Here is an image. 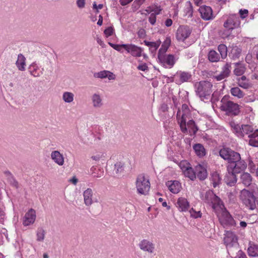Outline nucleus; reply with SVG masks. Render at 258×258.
I'll return each mask as SVG.
<instances>
[{"label":"nucleus","instance_id":"nucleus-6","mask_svg":"<svg viewBox=\"0 0 258 258\" xmlns=\"http://www.w3.org/2000/svg\"><path fill=\"white\" fill-rule=\"evenodd\" d=\"M201 198L205 203L211 206L214 210H216L218 207L222 208V207H223L220 198L215 195L212 190H209L205 194H202Z\"/></svg>","mask_w":258,"mask_h":258},{"label":"nucleus","instance_id":"nucleus-42","mask_svg":"<svg viewBox=\"0 0 258 258\" xmlns=\"http://www.w3.org/2000/svg\"><path fill=\"white\" fill-rule=\"evenodd\" d=\"M240 159H241L240 154L232 150L229 156V159H228V161L229 162L234 163Z\"/></svg>","mask_w":258,"mask_h":258},{"label":"nucleus","instance_id":"nucleus-41","mask_svg":"<svg viewBox=\"0 0 258 258\" xmlns=\"http://www.w3.org/2000/svg\"><path fill=\"white\" fill-rule=\"evenodd\" d=\"M45 231L42 228H38L36 232V237H37V241L39 242L43 241L45 236Z\"/></svg>","mask_w":258,"mask_h":258},{"label":"nucleus","instance_id":"nucleus-1","mask_svg":"<svg viewBox=\"0 0 258 258\" xmlns=\"http://www.w3.org/2000/svg\"><path fill=\"white\" fill-rule=\"evenodd\" d=\"M190 110L187 105L184 104L182 105L181 109H178L177 112V119L180 125L181 131L183 133L187 132L186 125L194 133L197 132L198 128L195 125V121L190 119L186 123L187 119L189 118Z\"/></svg>","mask_w":258,"mask_h":258},{"label":"nucleus","instance_id":"nucleus-31","mask_svg":"<svg viewBox=\"0 0 258 258\" xmlns=\"http://www.w3.org/2000/svg\"><path fill=\"white\" fill-rule=\"evenodd\" d=\"M75 95L71 92H64L62 95V100L66 103H71L74 100Z\"/></svg>","mask_w":258,"mask_h":258},{"label":"nucleus","instance_id":"nucleus-48","mask_svg":"<svg viewBox=\"0 0 258 258\" xmlns=\"http://www.w3.org/2000/svg\"><path fill=\"white\" fill-rule=\"evenodd\" d=\"M238 85L244 88V89H248L251 87L252 85L250 84L248 81H238Z\"/></svg>","mask_w":258,"mask_h":258},{"label":"nucleus","instance_id":"nucleus-22","mask_svg":"<svg viewBox=\"0 0 258 258\" xmlns=\"http://www.w3.org/2000/svg\"><path fill=\"white\" fill-rule=\"evenodd\" d=\"M51 159L57 165L62 166L64 164V157L58 151H53L51 153Z\"/></svg>","mask_w":258,"mask_h":258},{"label":"nucleus","instance_id":"nucleus-43","mask_svg":"<svg viewBox=\"0 0 258 258\" xmlns=\"http://www.w3.org/2000/svg\"><path fill=\"white\" fill-rule=\"evenodd\" d=\"M218 49L220 53L221 57L222 58H226L227 55V46L225 44H221L218 46Z\"/></svg>","mask_w":258,"mask_h":258},{"label":"nucleus","instance_id":"nucleus-55","mask_svg":"<svg viewBox=\"0 0 258 258\" xmlns=\"http://www.w3.org/2000/svg\"><path fill=\"white\" fill-rule=\"evenodd\" d=\"M104 156L103 154H96L95 155L92 156L91 157V158L95 161H98L102 159L103 158H104Z\"/></svg>","mask_w":258,"mask_h":258},{"label":"nucleus","instance_id":"nucleus-29","mask_svg":"<svg viewBox=\"0 0 258 258\" xmlns=\"http://www.w3.org/2000/svg\"><path fill=\"white\" fill-rule=\"evenodd\" d=\"M240 180L245 186H249L251 184L252 178L249 173L244 172L240 176Z\"/></svg>","mask_w":258,"mask_h":258},{"label":"nucleus","instance_id":"nucleus-59","mask_svg":"<svg viewBox=\"0 0 258 258\" xmlns=\"http://www.w3.org/2000/svg\"><path fill=\"white\" fill-rule=\"evenodd\" d=\"M77 5L79 8H83L85 7V0H77Z\"/></svg>","mask_w":258,"mask_h":258},{"label":"nucleus","instance_id":"nucleus-17","mask_svg":"<svg viewBox=\"0 0 258 258\" xmlns=\"http://www.w3.org/2000/svg\"><path fill=\"white\" fill-rule=\"evenodd\" d=\"M199 11L202 18L205 20H209L213 18V11L210 7L202 6L199 8Z\"/></svg>","mask_w":258,"mask_h":258},{"label":"nucleus","instance_id":"nucleus-16","mask_svg":"<svg viewBox=\"0 0 258 258\" xmlns=\"http://www.w3.org/2000/svg\"><path fill=\"white\" fill-rule=\"evenodd\" d=\"M36 219V214L34 210L31 209L27 212L23 218V223L24 226L32 224Z\"/></svg>","mask_w":258,"mask_h":258},{"label":"nucleus","instance_id":"nucleus-9","mask_svg":"<svg viewBox=\"0 0 258 258\" xmlns=\"http://www.w3.org/2000/svg\"><path fill=\"white\" fill-rule=\"evenodd\" d=\"M220 209L222 212L221 215L219 216V220L221 225L224 227L234 225V220L229 213L225 209L223 210L222 208Z\"/></svg>","mask_w":258,"mask_h":258},{"label":"nucleus","instance_id":"nucleus-40","mask_svg":"<svg viewBox=\"0 0 258 258\" xmlns=\"http://www.w3.org/2000/svg\"><path fill=\"white\" fill-rule=\"evenodd\" d=\"M183 173L185 176L188 177L192 180H194L196 177L195 172L193 169L190 166L186 168Z\"/></svg>","mask_w":258,"mask_h":258},{"label":"nucleus","instance_id":"nucleus-2","mask_svg":"<svg viewBox=\"0 0 258 258\" xmlns=\"http://www.w3.org/2000/svg\"><path fill=\"white\" fill-rule=\"evenodd\" d=\"M239 199L249 210H254L257 209L258 206V188H253L252 191L245 188L241 190Z\"/></svg>","mask_w":258,"mask_h":258},{"label":"nucleus","instance_id":"nucleus-39","mask_svg":"<svg viewBox=\"0 0 258 258\" xmlns=\"http://www.w3.org/2000/svg\"><path fill=\"white\" fill-rule=\"evenodd\" d=\"M144 42L146 46L149 47L150 49L152 52L155 51L159 47L160 44V42L159 41L150 42L147 40H145Z\"/></svg>","mask_w":258,"mask_h":258},{"label":"nucleus","instance_id":"nucleus-50","mask_svg":"<svg viewBox=\"0 0 258 258\" xmlns=\"http://www.w3.org/2000/svg\"><path fill=\"white\" fill-rule=\"evenodd\" d=\"M189 213L190 214V216L194 218H198L202 217V213L201 211H196L193 209V208L189 210Z\"/></svg>","mask_w":258,"mask_h":258},{"label":"nucleus","instance_id":"nucleus-47","mask_svg":"<svg viewBox=\"0 0 258 258\" xmlns=\"http://www.w3.org/2000/svg\"><path fill=\"white\" fill-rule=\"evenodd\" d=\"M245 71V68L243 66L239 65L235 69L234 72L236 76H241L244 73Z\"/></svg>","mask_w":258,"mask_h":258},{"label":"nucleus","instance_id":"nucleus-64","mask_svg":"<svg viewBox=\"0 0 258 258\" xmlns=\"http://www.w3.org/2000/svg\"><path fill=\"white\" fill-rule=\"evenodd\" d=\"M93 8L94 9H96L97 10V12H98V10L99 9H102L103 8V5L102 4H99V5H97L96 3H94L93 5Z\"/></svg>","mask_w":258,"mask_h":258},{"label":"nucleus","instance_id":"nucleus-7","mask_svg":"<svg viewBox=\"0 0 258 258\" xmlns=\"http://www.w3.org/2000/svg\"><path fill=\"white\" fill-rule=\"evenodd\" d=\"M136 185L138 194L146 195L150 188L149 179L144 174H139L136 179Z\"/></svg>","mask_w":258,"mask_h":258},{"label":"nucleus","instance_id":"nucleus-58","mask_svg":"<svg viewBox=\"0 0 258 258\" xmlns=\"http://www.w3.org/2000/svg\"><path fill=\"white\" fill-rule=\"evenodd\" d=\"M239 14L241 18L244 19L246 18L248 14V10H240L239 11Z\"/></svg>","mask_w":258,"mask_h":258},{"label":"nucleus","instance_id":"nucleus-24","mask_svg":"<svg viewBox=\"0 0 258 258\" xmlns=\"http://www.w3.org/2000/svg\"><path fill=\"white\" fill-rule=\"evenodd\" d=\"M166 185L168 186L169 190L173 194L178 193L181 188L180 183L176 180L168 181L166 183Z\"/></svg>","mask_w":258,"mask_h":258},{"label":"nucleus","instance_id":"nucleus-14","mask_svg":"<svg viewBox=\"0 0 258 258\" xmlns=\"http://www.w3.org/2000/svg\"><path fill=\"white\" fill-rule=\"evenodd\" d=\"M140 248L144 251L152 254L155 251V244L148 239H143L139 244Z\"/></svg>","mask_w":258,"mask_h":258},{"label":"nucleus","instance_id":"nucleus-57","mask_svg":"<svg viewBox=\"0 0 258 258\" xmlns=\"http://www.w3.org/2000/svg\"><path fill=\"white\" fill-rule=\"evenodd\" d=\"M149 21L151 24L154 25L156 21V15L154 14H151L150 17L149 18Z\"/></svg>","mask_w":258,"mask_h":258},{"label":"nucleus","instance_id":"nucleus-49","mask_svg":"<svg viewBox=\"0 0 258 258\" xmlns=\"http://www.w3.org/2000/svg\"><path fill=\"white\" fill-rule=\"evenodd\" d=\"M107 73L108 71H102L94 74V76L97 78L104 79L106 78Z\"/></svg>","mask_w":258,"mask_h":258},{"label":"nucleus","instance_id":"nucleus-36","mask_svg":"<svg viewBox=\"0 0 258 258\" xmlns=\"http://www.w3.org/2000/svg\"><path fill=\"white\" fill-rule=\"evenodd\" d=\"M208 56L209 60L212 62H218L220 59L219 54L214 50H211L209 52Z\"/></svg>","mask_w":258,"mask_h":258},{"label":"nucleus","instance_id":"nucleus-18","mask_svg":"<svg viewBox=\"0 0 258 258\" xmlns=\"http://www.w3.org/2000/svg\"><path fill=\"white\" fill-rule=\"evenodd\" d=\"M93 107L96 109L101 108L103 106L102 96L99 93H94L91 97Z\"/></svg>","mask_w":258,"mask_h":258},{"label":"nucleus","instance_id":"nucleus-54","mask_svg":"<svg viewBox=\"0 0 258 258\" xmlns=\"http://www.w3.org/2000/svg\"><path fill=\"white\" fill-rule=\"evenodd\" d=\"M179 166L183 172L185 171L186 168L189 167V165L188 163L186 161H182L180 163Z\"/></svg>","mask_w":258,"mask_h":258},{"label":"nucleus","instance_id":"nucleus-32","mask_svg":"<svg viewBox=\"0 0 258 258\" xmlns=\"http://www.w3.org/2000/svg\"><path fill=\"white\" fill-rule=\"evenodd\" d=\"M196 154L199 157H203L206 154V151L204 146L201 144H195L193 146Z\"/></svg>","mask_w":258,"mask_h":258},{"label":"nucleus","instance_id":"nucleus-60","mask_svg":"<svg viewBox=\"0 0 258 258\" xmlns=\"http://www.w3.org/2000/svg\"><path fill=\"white\" fill-rule=\"evenodd\" d=\"M137 68L139 70L145 71L148 70V67L146 63H143L139 65Z\"/></svg>","mask_w":258,"mask_h":258},{"label":"nucleus","instance_id":"nucleus-26","mask_svg":"<svg viewBox=\"0 0 258 258\" xmlns=\"http://www.w3.org/2000/svg\"><path fill=\"white\" fill-rule=\"evenodd\" d=\"M197 176L200 180H204L207 177V172L205 167L201 165L196 166Z\"/></svg>","mask_w":258,"mask_h":258},{"label":"nucleus","instance_id":"nucleus-46","mask_svg":"<svg viewBox=\"0 0 258 258\" xmlns=\"http://www.w3.org/2000/svg\"><path fill=\"white\" fill-rule=\"evenodd\" d=\"M124 164L121 162H118L114 165V170L116 173H121L124 170Z\"/></svg>","mask_w":258,"mask_h":258},{"label":"nucleus","instance_id":"nucleus-27","mask_svg":"<svg viewBox=\"0 0 258 258\" xmlns=\"http://www.w3.org/2000/svg\"><path fill=\"white\" fill-rule=\"evenodd\" d=\"M29 70L30 73L34 77H38L42 74V71L35 62L32 63L29 66Z\"/></svg>","mask_w":258,"mask_h":258},{"label":"nucleus","instance_id":"nucleus-44","mask_svg":"<svg viewBox=\"0 0 258 258\" xmlns=\"http://www.w3.org/2000/svg\"><path fill=\"white\" fill-rule=\"evenodd\" d=\"M185 15L188 17H191L192 16V6L190 2H186L185 4Z\"/></svg>","mask_w":258,"mask_h":258},{"label":"nucleus","instance_id":"nucleus-28","mask_svg":"<svg viewBox=\"0 0 258 258\" xmlns=\"http://www.w3.org/2000/svg\"><path fill=\"white\" fill-rule=\"evenodd\" d=\"M247 253L249 256H258V244L249 242V246L247 248Z\"/></svg>","mask_w":258,"mask_h":258},{"label":"nucleus","instance_id":"nucleus-12","mask_svg":"<svg viewBox=\"0 0 258 258\" xmlns=\"http://www.w3.org/2000/svg\"><path fill=\"white\" fill-rule=\"evenodd\" d=\"M123 48L135 57H140L142 55L143 49L134 44H123Z\"/></svg>","mask_w":258,"mask_h":258},{"label":"nucleus","instance_id":"nucleus-23","mask_svg":"<svg viewBox=\"0 0 258 258\" xmlns=\"http://www.w3.org/2000/svg\"><path fill=\"white\" fill-rule=\"evenodd\" d=\"M228 172L226 173L225 177V182L229 186H233L237 182V178L234 173L232 170L231 172L229 171V168H228Z\"/></svg>","mask_w":258,"mask_h":258},{"label":"nucleus","instance_id":"nucleus-20","mask_svg":"<svg viewBox=\"0 0 258 258\" xmlns=\"http://www.w3.org/2000/svg\"><path fill=\"white\" fill-rule=\"evenodd\" d=\"M175 205L180 212H185L188 210L189 207V204L187 200L182 197L178 199Z\"/></svg>","mask_w":258,"mask_h":258},{"label":"nucleus","instance_id":"nucleus-37","mask_svg":"<svg viewBox=\"0 0 258 258\" xmlns=\"http://www.w3.org/2000/svg\"><path fill=\"white\" fill-rule=\"evenodd\" d=\"M230 93L233 96L239 99L243 98L245 95L244 92L237 87L232 88Z\"/></svg>","mask_w":258,"mask_h":258},{"label":"nucleus","instance_id":"nucleus-8","mask_svg":"<svg viewBox=\"0 0 258 258\" xmlns=\"http://www.w3.org/2000/svg\"><path fill=\"white\" fill-rule=\"evenodd\" d=\"M222 104L221 108L223 111L227 112L229 115H236L240 112L239 106L238 104L231 101H225L222 100Z\"/></svg>","mask_w":258,"mask_h":258},{"label":"nucleus","instance_id":"nucleus-19","mask_svg":"<svg viewBox=\"0 0 258 258\" xmlns=\"http://www.w3.org/2000/svg\"><path fill=\"white\" fill-rule=\"evenodd\" d=\"M234 165H231L232 170L236 173H239L244 170L247 167V164L244 160L240 159L234 162Z\"/></svg>","mask_w":258,"mask_h":258},{"label":"nucleus","instance_id":"nucleus-63","mask_svg":"<svg viewBox=\"0 0 258 258\" xmlns=\"http://www.w3.org/2000/svg\"><path fill=\"white\" fill-rule=\"evenodd\" d=\"M237 258H247L246 254L241 250H239L237 255Z\"/></svg>","mask_w":258,"mask_h":258},{"label":"nucleus","instance_id":"nucleus-51","mask_svg":"<svg viewBox=\"0 0 258 258\" xmlns=\"http://www.w3.org/2000/svg\"><path fill=\"white\" fill-rule=\"evenodd\" d=\"M151 11L152 12L151 14H154L155 15H158L161 11L160 7L157 6V5H151Z\"/></svg>","mask_w":258,"mask_h":258},{"label":"nucleus","instance_id":"nucleus-13","mask_svg":"<svg viewBox=\"0 0 258 258\" xmlns=\"http://www.w3.org/2000/svg\"><path fill=\"white\" fill-rule=\"evenodd\" d=\"M158 58L159 61L165 68H171L175 63V57L172 54L160 55Z\"/></svg>","mask_w":258,"mask_h":258},{"label":"nucleus","instance_id":"nucleus-61","mask_svg":"<svg viewBox=\"0 0 258 258\" xmlns=\"http://www.w3.org/2000/svg\"><path fill=\"white\" fill-rule=\"evenodd\" d=\"M106 78H107L109 80H115V75H114L112 73L108 71V73L107 74Z\"/></svg>","mask_w":258,"mask_h":258},{"label":"nucleus","instance_id":"nucleus-52","mask_svg":"<svg viewBox=\"0 0 258 258\" xmlns=\"http://www.w3.org/2000/svg\"><path fill=\"white\" fill-rule=\"evenodd\" d=\"M8 181L9 183L14 187L17 188L19 187L18 182L16 180L13 176H10V177H8Z\"/></svg>","mask_w":258,"mask_h":258},{"label":"nucleus","instance_id":"nucleus-3","mask_svg":"<svg viewBox=\"0 0 258 258\" xmlns=\"http://www.w3.org/2000/svg\"><path fill=\"white\" fill-rule=\"evenodd\" d=\"M240 25V21L239 17L236 15H230L223 24L225 29L219 32L220 36L223 38L228 37L231 34L232 31L239 27Z\"/></svg>","mask_w":258,"mask_h":258},{"label":"nucleus","instance_id":"nucleus-11","mask_svg":"<svg viewBox=\"0 0 258 258\" xmlns=\"http://www.w3.org/2000/svg\"><path fill=\"white\" fill-rule=\"evenodd\" d=\"M237 237L235 234L230 231H226L224 238V242L227 248H230L238 245Z\"/></svg>","mask_w":258,"mask_h":258},{"label":"nucleus","instance_id":"nucleus-5","mask_svg":"<svg viewBox=\"0 0 258 258\" xmlns=\"http://www.w3.org/2000/svg\"><path fill=\"white\" fill-rule=\"evenodd\" d=\"M196 93L202 100L208 98L212 93V84L208 81H201L195 84Z\"/></svg>","mask_w":258,"mask_h":258},{"label":"nucleus","instance_id":"nucleus-15","mask_svg":"<svg viewBox=\"0 0 258 258\" xmlns=\"http://www.w3.org/2000/svg\"><path fill=\"white\" fill-rule=\"evenodd\" d=\"M176 83L177 84H181L184 82H187L191 79V75L189 72L179 71L175 75Z\"/></svg>","mask_w":258,"mask_h":258},{"label":"nucleus","instance_id":"nucleus-25","mask_svg":"<svg viewBox=\"0 0 258 258\" xmlns=\"http://www.w3.org/2000/svg\"><path fill=\"white\" fill-rule=\"evenodd\" d=\"M93 190L88 188L83 192L84 204L86 206H90L93 203Z\"/></svg>","mask_w":258,"mask_h":258},{"label":"nucleus","instance_id":"nucleus-21","mask_svg":"<svg viewBox=\"0 0 258 258\" xmlns=\"http://www.w3.org/2000/svg\"><path fill=\"white\" fill-rule=\"evenodd\" d=\"M231 66L230 64L227 63L222 68V71L221 73L218 75H215L214 77L217 81H221L223 79L228 77L230 73Z\"/></svg>","mask_w":258,"mask_h":258},{"label":"nucleus","instance_id":"nucleus-4","mask_svg":"<svg viewBox=\"0 0 258 258\" xmlns=\"http://www.w3.org/2000/svg\"><path fill=\"white\" fill-rule=\"evenodd\" d=\"M230 125L233 132L240 138H244L245 136L248 138L251 137L255 131L252 126L249 124L239 125L231 121Z\"/></svg>","mask_w":258,"mask_h":258},{"label":"nucleus","instance_id":"nucleus-56","mask_svg":"<svg viewBox=\"0 0 258 258\" xmlns=\"http://www.w3.org/2000/svg\"><path fill=\"white\" fill-rule=\"evenodd\" d=\"M248 166L251 171H254L255 170V165L250 158L248 160Z\"/></svg>","mask_w":258,"mask_h":258},{"label":"nucleus","instance_id":"nucleus-33","mask_svg":"<svg viewBox=\"0 0 258 258\" xmlns=\"http://www.w3.org/2000/svg\"><path fill=\"white\" fill-rule=\"evenodd\" d=\"M170 44V39L169 38H167L164 42V44L162 45L161 48L159 50L158 53V57H159L160 55L164 56L165 55H166L165 54V52H166Z\"/></svg>","mask_w":258,"mask_h":258},{"label":"nucleus","instance_id":"nucleus-35","mask_svg":"<svg viewBox=\"0 0 258 258\" xmlns=\"http://www.w3.org/2000/svg\"><path fill=\"white\" fill-rule=\"evenodd\" d=\"M249 145L255 147H258V130H255L252 136L249 137Z\"/></svg>","mask_w":258,"mask_h":258},{"label":"nucleus","instance_id":"nucleus-38","mask_svg":"<svg viewBox=\"0 0 258 258\" xmlns=\"http://www.w3.org/2000/svg\"><path fill=\"white\" fill-rule=\"evenodd\" d=\"M231 151L232 150L228 148H223L220 150L219 155L223 159L228 161Z\"/></svg>","mask_w":258,"mask_h":258},{"label":"nucleus","instance_id":"nucleus-53","mask_svg":"<svg viewBox=\"0 0 258 258\" xmlns=\"http://www.w3.org/2000/svg\"><path fill=\"white\" fill-rule=\"evenodd\" d=\"M114 30L112 27H109L105 29L104 33L107 37L112 35L113 33Z\"/></svg>","mask_w":258,"mask_h":258},{"label":"nucleus","instance_id":"nucleus-34","mask_svg":"<svg viewBox=\"0 0 258 258\" xmlns=\"http://www.w3.org/2000/svg\"><path fill=\"white\" fill-rule=\"evenodd\" d=\"M211 180L213 187H216L220 184L221 178L219 173L217 172H214L211 174Z\"/></svg>","mask_w":258,"mask_h":258},{"label":"nucleus","instance_id":"nucleus-45","mask_svg":"<svg viewBox=\"0 0 258 258\" xmlns=\"http://www.w3.org/2000/svg\"><path fill=\"white\" fill-rule=\"evenodd\" d=\"M241 49L237 46L232 47L231 54L233 58H238L241 54Z\"/></svg>","mask_w":258,"mask_h":258},{"label":"nucleus","instance_id":"nucleus-62","mask_svg":"<svg viewBox=\"0 0 258 258\" xmlns=\"http://www.w3.org/2000/svg\"><path fill=\"white\" fill-rule=\"evenodd\" d=\"M152 11H151V6H149L145 10H144L142 14H144V15H147L150 13L152 14Z\"/></svg>","mask_w":258,"mask_h":258},{"label":"nucleus","instance_id":"nucleus-10","mask_svg":"<svg viewBox=\"0 0 258 258\" xmlns=\"http://www.w3.org/2000/svg\"><path fill=\"white\" fill-rule=\"evenodd\" d=\"M191 32L192 29L189 26H180L177 30L176 38L177 40L183 42L189 37Z\"/></svg>","mask_w":258,"mask_h":258},{"label":"nucleus","instance_id":"nucleus-30","mask_svg":"<svg viewBox=\"0 0 258 258\" xmlns=\"http://www.w3.org/2000/svg\"><path fill=\"white\" fill-rule=\"evenodd\" d=\"M16 64L19 70L23 71L25 70L26 58L22 54H19Z\"/></svg>","mask_w":258,"mask_h":258}]
</instances>
